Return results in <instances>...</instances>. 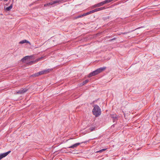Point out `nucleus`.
<instances>
[{"label":"nucleus","instance_id":"obj_1","mask_svg":"<svg viewBox=\"0 0 160 160\" xmlns=\"http://www.w3.org/2000/svg\"><path fill=\"white\" fill-rule=\"evenodd\" d=\"M92 113L96 117H98L101 114V111L100 107L97 105H95L92 110Z\"/></svg>","mask_w":160,"mask_h":160},{"label":"nucleus","instance_id":"obj_25","mask_svg":"<svg viewBox=\"0 0 160 160\" xmlns=\"http://www.w3.org/2000/svg\"><path fill=\"white\" fill-rule=\"evenodd\" d=\"M89 14H90V13L89 12H86V14L87 15H89Z\"/></svg>","mask_w":160,"mask_h":160},{"label":"nucleus","instance_id":"obj_23","mask_svg":"<svg viewBox=\"0 0 160 160\" xmlns=\"http://www.w3.org/2000/svg\"><path fill=\"white\" fill-rule=\"evenodd\" d=\"M82 17V15H79V16H78L77 17V18H81Z\"/></svg>","mask_w":160,"mask_h":160},{"label":"nucleus","instance_id":"obj_11","mask_svg":"<svg viewBox=\"0 0 160 160\" xmlns=\"http://www.w3.org/2000/svg\"><path fill=\"white\" fill-rule=\"evenodd\" d=\"M111 118L113 122L117 121L118 120V116L116 115H113L111 116Z\"/></svg>","mask_w":160,"mask_h":160},{"label":"nucleus","instance_id":"obj_13","mask_svg":"<svg viewBox=\"0 0 160 160\" xmlns=\"http://www.w3.org/2000/svg\"><path fill=\"white\" fill-rule=\"evenodd\" d=\"M25 43L30 44V42L29 41H28L26 40H22V41H21L19 42V43H20V44H23V43Z\"/></svg>","mask_w":160,"mask_h":160},{"label":"nucleus","instance_id":"obj_7","mask_svg":"<svg viewBox=\"0 0 160 160\" xmlns=\"http://www.w3.org/2000/svg\"><path fill=\"white\" fill-rule=\"evenodd\" d=\"M97 75V74L95 70L92 72H90L88 75V77L89 78H90L91 77L95 76Z\"/></svg>","mask_w":160,"mask_h":160},{"label":"nucleus","instance_id":"obj_16","mask_svg":"<svg viewBox=\"0 0 160 160\" xmlns=\"http://www.w3.org/2000/svg\"><path fill=\"white\" fill-rule=\"evenodd\" d=\"M43 58H44L43 57H42L40 58H37L35 60V61L38 62V61H40L41 60H42Z\"/></svg>","mask_w":160,"mask_h":160},{"label":"nucleus","instance_id":"obj_14","mask_svg":"<svg viewBox=\"0 0 160 160\" xmlns=\"http://www.w3.org/2000/svg\"><path fill=\"white\" fill-rule=\"evenodd\" d=\"M12 7V5L11 4L9 7L6 8V10L7 11H9L11 10Z\"/></svg>","mask_w":160,"mask_h":160},{"label":"nucleus","instance_id":"obj_6","mask_svg":"<svg viewBox=\"0 0 160 160\" xmlns=\"http://www.w3.org/2000/svg\"><path fill=\"white\" fill-rule=\"evenodd\" d=\"M28 90V89H27L26 88L21 89V90H19L18 92H17V93L18 94H22L26 92Z\"/></svg>","mask_w":160,"mask_h":160},{"label":"nucleus","instance_id":"obj_22","mask_svg":"<svg viewBox=\"0 0 160 160\" xmlns=\"http://www.w3.org/2000/svg\"><path fill=\"white\" fill-rule=\"evenodd\" d=\"M89 12H90V14H91V13H94V12H95L94 9L93 10H92L90 11Z\"/></svg>","mask_w":160,"mask_h":160},{"label":"nucleus","instance_id":"obj_24","mask_svg":"<svg viewBox=\"0 0 160 160\" xmlns=\"http://www.w3.org/2000/svg\"><path fill=\"white\" fill-rule=\"evenodd\" d=\"M86 15H87L86 14V13H84L82 15V17L85 16Z\"/></svg>","mask_w":160,"mask_h":160},{"label":"nucleus","instance_id":"obj_2","mask_svg":"<svg viewBox=\"0 0 160 160\" xmlns=\"http://www.w3.org/2000/svg\"><path fill=\"white\" fill-rule=\"evenodd\" d=\"M61 2V1L60 0H56L45 4L44 5V6H47L49 5H53L54 4L59 3V2Z\"/></svg>","mask_w":160,"mask_h":160},{"label":"nucleus","instance_id":"obj_26","mask_svg":"<svg viewBox=\"0 0 160 160\" xmlns=\"http://www.w3.org/2000/svg\"><path fill=\"white\" fill-rule=\"evenodd\" d=\"M115 38H113V39H111L110 40V41H112V40H115Z\"/></svg>","mask_w":160,"mask_h":160},{"label":"nucleus","instance_id":"obj_9","mask_svg":"<svg viewBox=\"0 0 160 160\" xmlns=\"http://www.w3.org/2000/svg\"><path fill=\"white\" fill-rule=\"evenodd\" d=\"M81 143H77L75 144H73V145L67 148H76L78 146L80 145Z\"/></svg>","mask_w":160,"mask_h":160},{"label":"nucleus","instance_id":"obj_19","mask_svg":"<svg viewBox=\"0 0 160 160\" xmlns=\"http://www.w3.org/2000/svg\"><path fill=\"white\" fill-rule=\"evenodd\" d=\"M34 62V61H32L31 62H29L27 63L29 65H31L32 64H33Z\"/></svg>","mask_w":160,"mask_h":160},{"label":"nucleus","instance_id":"obj_10","mask_svg":"<svg viewBox=\"0 0 160 160\" xmlns=\"http://www.w3.org/2000/svg\"><path fill=\"white\" fill-rule=\"evenodd\" d=\"M30 58L31 56H26L22 58L21 61L22 62H24L25 61L28 60V59H30Z\"/></svg>","mask_w":160,"mask_h":160},{"label":"nucleus","instance_id":"obj_12","mask_svg":"<svg viewBox=\"0 0 160 160\" xmlns=\"http://www.w3.org/2000/svg\"><path fill=\"white\" fill-rule=\"evenodd\" d=\"M105 9V8L104 7H102L98 8H96V9H95L94 10H95V12H97V11H99L103 10Z\"/></svg>","mask_w":160,"mask_h":160},{"label":"nucleus","instance_id":"obj_18","mask_svg":"<svg viewBox=\"0 0 160 160\" xmlns=\"http://www.w3.org/2000/svg\"><path fill=\"white\" fill-rule=\"evenodd\" d=\"M95 128L96 127H92L91 128L89 129L90 131V132H91V131H94V130H95Z\"/></svg>","mask_w":160,"mask_h":160},{"label":"nucleus","instance_id":"obj_20","mask_svg":"<svg viewBox=\"0 0 160 160\" xmlns=\"http://www.w3.org/2000/svg\"><path fill=\"white\" fill-rule=\"evenodd\" d=\"M89 81V80L87 79L83 82V85H84L88 83Z\"/></svg>","mask_w":160,"mask_h":160},{"label":"nucleus","instance_id":"obj_17","mask_svg":"<svg viewBox=\"0 0 160 160\" xmlns=\"http://www.w3.org/2000/svg\"><path fill=\"white\" fill-rule=\"evenodd\" d=\"M32 76L33 77H38V76H39V74H38V72L37 73H36L32 75Z\"/></svg>","mask_w":160,"mask_h":160},{"label":"nucleus","instance_id":"obj_3","mask_svg":"<svg viewBox=\"0 0 160 160\" xmlns=\"http://www.w3.org/2000/svg\"><path fill=\"white\" fill-rule=\"evenodd\" d=\"M106 67H105L100 68H98L95 71L98 75L99 73L102 72V71L106 69Z\"/></svg>","mask_w":160,"mask_h":160},{"label":"nucleus","instance_id":"obj_15","mask_svg":"<svg viewBox=\"0 0 160 160\" xmlns=\"http://www.w3.org/2000/svg\"><path fill=\"white\" fill-rule=\"evenodd\" d=\"M107 149V148H104L102 149L99 151H97L96 152L97 153H101L102 152L105 151Z\"/></svg>","mask_w":160,"mask_h":160},{"label":"nucleus","instance_id":"obj_8","mask_svg":"<svg viewBox=\"0 0 160 160\" xmlns=\"http://www.w3.org/2000/svg\"><path fill=\"white\" fill-rule=\"evenodd\" d=\"M81 143H77L75 144H73V145L67 148H76L78 146L80 145Z\"/></svg>","mask_w":160,"mask_h":160},{"label":"nucleus","instance_id":"obj_4","mask_svg":"<svg viewBox=\"0 0 160 160\" xmlns=\"http://www.w3.org/2000/svg\"><path fill=\"white\" fill-rule=\"evenodd\" d=\"M51 71V69H48L47 70H44L43 71H42L40 72H38V74H39V75H41L43 74H46L47 73H48L50 72V71Z\"/></svg>","mask_w":160,"mask_h":160},{"label":"nucleus","instance_id":"obj_27","mask_svg":"<svg viewBox=\"0 0 160 160\" xmlns=\"http://www.w3.org/2000/svg\"><path fill=\"white\" fill-rule=\"evenodd\" d=\"M8 1V0H4L5 1Z\"/></svg>","mask_w":160,"mask_h":160},{"label":"nucleus","instance_id":"obj_21","mask_svg":"<svg viewBox=\"0 0 160 160\" xmlns=\"http://www.w3.org/2000/svg\"><path fill=\"white\" fill-rule=\"evenodd\" d=\"M96 7H98V4H95L94 5H93V6H92V8H95Z\"/></svg>","mask_w":160,"mask_h":160},{"label":"nucleus","instance_id":"obj_5","mask_svg":"<svg viewBox=\"0 0 160 160\" xmlns=\"http://www.w3.org/2000/svg\"><path fill=\"white\" fill-rule=\"evenodd\" d=\"M11 151H9L8 152H7L5 153H1L0 154V160L1 159L7 156L8 154H9L10 152Z\"/></svg>","mask_w":160,"mask_h":160}]
</instances>
